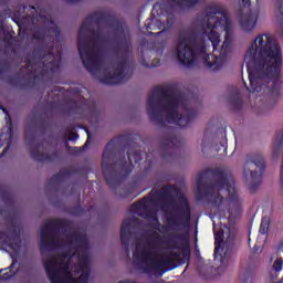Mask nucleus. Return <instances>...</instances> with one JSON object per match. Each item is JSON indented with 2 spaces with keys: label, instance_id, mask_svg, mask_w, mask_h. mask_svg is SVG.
<instances>
[{
  "label": "nucleus",
  "instance_id": "nucleus-1",
  "mask_svg": "<svg viewBox=\"0 0 283 283\" xmlns=\"http://www.w3.org/2000/svg\"><path fill=\"white\" fill-rule=\"evenodd\" d=\"M282 46L270 33L256 35L248 48L245 65L252 94L277 101L282 94Z\"/></svg>",
  "mask_w": 283,
  "mask_h": 283
},
{
  "label": "nucleus",
  "instance_id": "nucleus-2",
  "mask_svg": "<svg viewBox=\"0 0 283 283\" xmlns=\"http://www.w3.org/2000/svg\"><path fill=\"white\" fill-rule=\"evenodd\" d=\"M220 32H226V35L219 56L208 55L205 60L207 67L213 71L222 69L227 63V54L231 52V43H233V22L229 12L224 6L214 4L207 9L206 15L199 21V33L208 36L213 52L220 45Z\"/></svg>",
  "mask_w": 283,
  "mask_h": 283
},
{
  "label": "nucleus",
  "instance_id": "nucleus-3",
  "mask_svg": "<svg viewBox=\"0 0 283 283\" xmlns=\"http://www.w3.org/2000/svg\"><path fill=\"white\" fill-rule=\"evenodd\" d=\"M160 233L155 232L147 242H138L133 254L135 264L140 266L145 273H151L163 277L166 271L176 269L178 254L169 248Z\"/></svg>",
  "mask_w": 283,
  "mask_h": 283
},
{
  "label": "nucleus",
  "instance_id": "nucleus-4",
  "mask_svg": "<svg viewBox=\"0 0 283 283\" xmlns=\"http://www.w3.org/2000/svg\"><path fill=\"white\" fill-rule=\"evenodd\" d=\"M44 268L51 283H87L90 277V255L87 249L77 247L70 254L51 256L44 261Z\"/></svg>",
  "mask_w": 283,
  "mask_h": 283
},
{
  "label": "nucleus",
  "instance_id": "nucleus-5",
  "mask_svg": "<svg viewBox=\"0 0 283 283\" xmlns=\"http://www.w3.org/2000/svg\"><path fill=\"white\" fill-rule=\"evenodd\" d=\"M182 96L171 88L159 86L154 90L148 98L147 109L150 118L158 114L165 116L167 123H174L178 127H187L191 120L189 115H179L182 112Z\"/></svg>",
  "mask_w": 283,
  "mask_h": 283
},
{
  "label": "nucleus",
  "instance_id": "nucleus-6",
  "mask_svg": "<svg viewBox=\"0 0 283 283\" xmlns=\"http://www.w3.org/2000/svg\"><path fill=\"white\" fill-rule=\"evenodd\" d=\"M96 22V15H90L86 18L84 23L80 29V40H78V52L84 64V67L91 74H96L98 70H101V48L98 44L101 43V35L94 34V42L91 44L87 41L83 40V34H87L90 32V28L92 24Z\"/></svg>",
  "mask_w": 283,
  "mask_h": 283
},
{
  "label": "nucleus",
  "instance_id": "nucleus-7",
  "mask_svg": "<svg viewBox=\"0 0 283 283\" xmlns=\"http://www.w3.org/2000/svg\"><path fill=\"white\" fill-rule=\"evenodd\" d=\"M176 54L181 65L191 67L198 57L205 59L207 46L203 42L193 40L190 34H184L178 39Z\"/></svg>",
  "mask_w": 283,
  "mask_h": 283
},
{
  "label": "nucleus",
  "instance_id": "nucleus-8",
  "mask_svg": "<svg viewBox=\"0 0 283 283\" xmlns=\"http://www.w3.org/2000/svg\"><path fill=\"white\" fill-rule=\"evenodd\" d=\"M63 224V221L59 219H52L46 221L45 226L40 231V244L41 249L44 247H64V244H76L80 239L76 234L66 238V241H61V238L56 235V230Z\"/></svg>",
  "mask_w": 283,
  "mask_h": 283
},
{
  "label": "nucleus",
  "instance_id": "nucleus-9",
  "mask_svg": "<svg viewBox=\"0 0 283 283\" xmlns=\"http://www.w3.org/2000/svg\"><path fill=\"white\" fill-rule=\"evenodd\" d=\"M221 193H228L230 200L237 198L238 191L235 190V182L233 179L223 178L211 188V197L217 198L214 199V202H218V198Z\"/></svg>",
  "mask_w": 283,
  "mask_h": 283
},
{
  "label": "nucleus",
  "instance_id": "nucleus-10",
  "mask_svg": "<svg viewBox=\"0 0 283 283\" xmlns=\"http://www.w3.org/2000/svg\"><path fill=\"white\" fill-rule=\"evenodd\" d=\"M264 169V159L262 156H256L253 161H248L244 166V174L245 176H249L250 174V180L251 182H260L261 180V171Z\"/></svg>",
  "mask_w": 283,
  "mask_h": 283
},
{
  "label": "nucleus",
  "instance_id": "nucleus-11",
  "mask_svg": "<svg viewBox=\"0 0 283 283\" xmlns=\"http://www.w3.org/2000/svg\"><path fill=\"white\" fill-rule=\"evenodd\" d=\"M258 17H260L259 11H250L249 13L241 17L239 20V25L243 32L251 33L255 30V25H258Z\"/></svg>",
  "mask_w": 283,
  "mask_h": 283
},
{
  "label": "nucleus",
  "instance_id": "nucleus-12",
  "mask_svg": "<svg viewBox=\"0 0 283 283\" xmlns=\"http://www.w3.org/2000/svg\"><path fill=\"white\" fill-rule=\"evenodd\" d=\"M123 66H119L116 70L108 69V72L104 74V76L101 78L102 83H105L106 85H116L118 83H123L125 81V77H123Z\"/></svg>",
  "mask_w": 283,
  "mask_h": 283
},
{
  "label": "nucleus",
  "instance_id": "nucleus-13",
  "mask_svg": "<svg viewBox=\"0 0 283 283\" xmlns=\"http://www.w3.org/2000/svg\"><path fill=\"white\" fill-rule=\"evenodd\" d=\"M161 193H165L164 199L168 200V198H171V196H176V193H178V188L176 186H166L161 191L157 192V196H160Z\"/></svg>",
  "mask_w": 283,
  "mask_h": 283
},
{
  "label": "nucleus",
  "instance_id": "nucleus-14",
  "mask_svg": "<svg viewBox=\"0 0 283 283\" xmlns=\"http://www.w3.org/2000/svg\"><path fill=\"white\" fill-rule=\"evenodd\" d=\"M223 238H224V231L222 230H219L214 234V255H218V251H220V248L222 247Z\"/></svg>",
  "mask_w": 283,
  "mask_h": 283
},
{
  "label": "nucleus",
  "instance_id": "nucleus-15",
  "mask_svg": "<svg viewBox=\"0 0 283 283\" xmlns=\"http://www.w3.org/2000/svg\"><path fill=\"white\" fill-rule=\"evenodd\" d=\"M168 220V226L171 229H176V227H180L182 224V216L180 214H171L170 217L167 218Z\"/></svg>",
  "mask_w": 283,
  "mask_h": 283
},
{
  "label": "nucleus",
  "instance_id": "nucleus-16",
  "mask_svg": "<svg viewBox=\"0 0 283 283\" xmlns=\"http://www.w3.org/2000/svg\"><path fill=\"white\" fill-rule=\"evenodd\" d=\"M129 220H124L122 224V230H120V238L123 244L128 240L130 233H129Z\"/></svg>",
  "mask_w": 283,
  "mask_h": 283
},
{
  "label": "nucleus",
  "instance_id": "nucleus-17",
  "mask_svg": "<svg viewBox=\"0 0 283 283\" xmlns=\"http://www.w3.org/2000/svg\"><path fill=\"white\" fill-rule=\"evenodd\" d=\"M283 146V133L279 135L273 144V156H277L280 154V149H282Z\"/></svg>",
  "mask_w": 283,
  "mask_h": 283
},
{
  "label": "nucleus",
  "instance_id": "nucleus-18",
  "mask_svg": "<svg viewBox=\"0 0 283 283\" xmlns=\"http://www.w3.org/2000/svg\"><path fill=\"white\" fill-rule=\"evenodd\" d=\"M175 3L182 6L184 8H191V6H196L200 0H172Z\"/></svg>",
  "mask_w": 283,
  "mask_h": 283
},
{
  "label": "nucleus",
  "instance_id": "nucleus-19",
  "mask_svg": "<svg viewBox=\"0 0 283 283\" xmlns=\"http://www.w3.org/2000/svg\"><path fill=\"white\" fill-rule=\"evenodd\" d=\"M282 266H283V260H282V258H277L274 261L272 269H273V271L280 272V271H282Z\"/></svg>",
  "mask_w": 283,
  "mask_h": 283
},
{
  "label": "nucleus",
  "instance_id": "nucleus-20",
  "mask_svg": "<svg viewBox=\"0 0 283 283\" xmlns=\"http://www.w3.org/2000/svg\"><path fill=\"white\" fill-rule=\"evenodd\" d=\"M205 178V172H200L198 176H197V189L198 191H202V180Z\"/></svg>",
  "mask_w": 283,
  "mask_h": 283
},
{
  "label": "nucleus",
  "instance_id": "nucleus-21",
  "mask_svg": "<svg viewBox=\"0 0 283 283\" xmlns=\"http://www.w3.org/2000/svg\"><path fill=\"white\" fill-rule=\"evenodd\" d=\"M148 220L153 222L154 227L158 224V217L156 216V212H151L150 216H147Z\"/></svg>",
  "mask_w": 283,
  "mask_h": 283
},
{
  "label": "nucleus",
  "instance_id": "nucleus-22",
  "mask_svg": "<svg viewBox=\"0 0 283 283\" xmlns=\"http://www.w3.org/2000/svg\"><path fill=\"white\" fill-rule=\"evenodd\" d=\"M151 200H154V199L150 198V197H148V198H146V199L139 201L138 203H135V205H138V206H139V209H140L142 207H147V205H149V201H151Z\"/></svg>",
  "mask_w": 283,
  "mask_h": 283
},
{
  "label": "nucleus",
  "instance_id": "nucleus-23",
  "mask_svg": "<svg viewBox=\"0 0 283 283\" xmlns=\"http://www.w3.org/2000/svg\"><path fill=\"white\" fill-rule=\"evenodd\" d=\"M279 12L281 20L283 21V0L279 4Z\"/></svg>",
  "mask_w": 283,
  "mask_h": 283
},
{
  "label": "nucleus",
  "instance_id": "nucleus-24",
  "mask_svg": "<svg viewBox=\"0 0 283 283\" xmlns=\"http://www.w3.org/2000/svg\"><path fill=\"white\" fill-rule=\"evenodd\" d=\"M243 8H249L251 6V0H242Z\"/></svg>",
  "mask_w": 283,
  "mask_h": 283
},
{
  "label": "nucleus",
  "instance_id": "nucleus-25",
  "mask_svg": "<svg viewBox=\"0 0 283 283\" xmlns=\"http://www.w3.org/2000/svg\"><path fill=\"white\" fill-rule=\"evenodd\" d=\"M260 233H266V228H264V221H262L261 223Z\"/></svg>",
  "mask_w": 283,
  "mask_h": 283
},
{
  "label": "nucleus",
  "instance_id": "nucleus-26",
  "mask_svg": "<svg viewBox=\"0 0 283 283\" xmlns=\"http://www.w3.org/2000/svg\"><path fill=\"white\" fill-rule=\"evenodd\" d=\"M53 65H54V60H52V62H50V64L44 63V67H51V70H52Z\"/></svg>",
  "mask_w": 283,
  "mask_h": 283
},
{
  "label": "nucleus",
  "instance_id": "nucleus-27",
  "mask_svg": "<svg viewBox=\"0 0 283 283\" xmlns=\"http://www.w3.org/2000/svg\"><path fill=\"white\" fill-rule=\"evenodd\" d=\"M0 280H10V275H8V273H4V275L1 276Z\"/></svg>",
  "mask_w": 283,
  "mask_h": 283
},
{
  "label": "nucleus",
  "instance_id": "nucleus-28",
  "mask_svg": "<svg viewBox=\"0 0 283 283\" xmlns=\"http://www.w3.org/2000/svg\"><path fill=\"white\" fill-rule=\"evenodd\" d=\"M160 65V62L158 60H156L155 64H151L150 67H158Z\"/></svg>",
  "mask_w": 283,
  "mask_h": 283
},
{
  "label": "nucleus",
  "instance_id": "nucleus-29",
  "mask_svg": "<svg viewBox=\"0 0 283 283\" xmlns=\"http://www.w3.org/2000/svg\"><path fill=\"white\" fill-rule=\"evenodd\" d=\"M156 24L157 25H163V23L160 21H157Z\"/></svg>",
  "mask_w": 283,
  "mask_h": 283
},
{
  "label": "nucleus",
  "instance_id": "nucleus-30",
  "mask_svg": "<svg viewBox=\"0 0 283 283\" xmlns=\"http://www.w3.org/2000/svg\"><path fill=\"white\" fill-rule=\"evenodd\" d=\"M54 61H59V55H55V57H53Z\"/></svg>",
  "mask_w": 283,
  "mask_h": 283
},
{
  "label": "nucleus",
  "instance_id": "nucleus-31",
  "mask_svg": "<svg viewBox=\"0 0 283 283\" xmlns=\"http://www.w3.org/2000/svg\"><path fill=\"white\" fill-rule=\"evenodd\" d=\"M2 112H4V114H8V111H6V108H2Z\"/></svg>",
  "mask_w": 283,
  "mask_h": 283
},
{
  "label": "nucleus",
  "instance_id": "nucleus-32",
  "mask_svg": "<svg viewBox=\"0 0 283 283\" xmlns=\"http://www.w3.org/2000/svg\"><path fill=\"white\" fill-rule=\"evenodd\" d=\"M50 59H54V55H49Z\"/></svg>",
  "mask_w": 283,
  "mask_h": 283
},
{
  "label": "nucleus",
  "instance_id": "nucleus-33",
  "mask_svg": "<svg viewBox=\"0 0 283 283\" xmlns=\"http://www.w3.org/2000/svg\"><path fill=\"white\" fill-rule=\"evenodd\" d=\"M282 244H283V243H280L279 249H282Z\"/></svg>",
  "mask_w": 283,
  "mask_h": 283
},
{
  "label": "nucleus",
  "instance_id": "nucleus-34",
  "mask_svg": "<svg viewBox=\"0 0 283 283\" xmlns=\"http://www.w3.org/2000/svg\"><path fill=\"white\" fill-rule=\"evenodd\" d=\"M42 21H45V18L41 17Z\"/></svg>",
  "mask_w": 283,
  "mask_h": 283
},
{
  "label": "nucleus",
  "instance_id": "nucleus-35",
  "mask_svg": "<svg viewBox=\"0 0 283 283\" xmlns=\"http://www.w3.org/2000/svg\"><path fill=\"white\" fill-rule=\"evenodd\" d=\"M103 160L105 161V154L103 155Z\"/></svg>",
  "mask_w": 283,
  "mask_h": 283
},
{
  "label": "nucleus",
  "instance_id": "nucleus-36",
  "mask_svg": "<svg viewBox=\"0 0 283 283\" xmlns=\"http://www.w3.org/2000/svg\"><path fill=\"white\" fill-rule=\"evenodd\" d=\"M187 218H189V212H187Z\"/></svg>",
  "mask_w": 283,
  "mask_h": 283
},
{
  "label": "nucleus",
  "instance_id": "nucleus-37",
  "mask_svg": "<svg viewBox=\"0 0 283 283\" xmlns=\"http://www.w3.org/2000/svg\"><path fill=\"white\" fill-rule=\"evenodd\" d=\"M87 143H88V142H86L85 147H87Z\"/></svg>",
  "mask_w": 283,
  "mask_h": 283
},
{
  "label": "nucleus",
  "instance_id": "nucleus-38",
  "mask_svg": "<svg viewBox=\"0 0 283 283\" xmlns=\"http://www.w3.org/2000/svg\"><path fill=\"white\" fill-rule=\"evenodd\" d=\"M87 143H88V142H86L85 147H87Z\"/></svg>",
  "mask_w": 283,
  "mask_h": 283
},
{
  "label": "nucleus",
  "instance_id": "nucleus-39",
  "mask_svg": "<svg viewBox=\"0 0 283 283\" xmlns=\"http://www.w3.org/2000/svg\"><path fill=\"white\" fill-rule=\"evenodd\" d=\"M87 143H88V142H86L85 147H87Z\"/></svg>",
  "mask_w": 283,
  "mask_h": 283
},
{
  "label": "nucleus",
  "instance_id": "nucleus-40",
  "mask_svg": "<svg viewBox=\"0 0 283 283\" xmlns=\"http://www.w3.org/2000/svg\"><path fill=\"white\" fill-rule=\"evenodd\" d=\"M103 169L105 170V165H103Z\"/></svg>",
  "mask_w": 283,
  "mask_h": 283
},
{
  "label": "nucleus",
  "instance_id": "nucleus-41",
  "mask_svg": "<svg viewBox=\"0 0 283 283\" xmlns=\"http://www.w3.org/2000/svg\"><path fill=\"white\" fill-rule=\"evenodd\" d=\"M35 39H39V36L35 35Z\"/></svg>",
  "mask_w": 283,
  "mask_h": 283
},
{
  "label": "nucleus",
  "instance_id": "nucleus-42",
  "mask_svg": "<svg viewBox=\"0 0 283 283\" xmlns=\"http://www.w3.org/2000/svg\"><path fill=\"white\" fill-rule=\"evenodd\" d=\"M120 283H127V282H120Z\"/></svg>",
  "mask_w": 283,
  "mask_h": 283
}]
</instances>
